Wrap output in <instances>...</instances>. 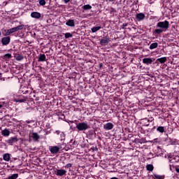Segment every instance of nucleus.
Wrapping results in <instances>:
<instances>
[{
	"label": "nucleus",
	"mask_w": 179,
	"mask_h": 179,
	"mask_svg": "<svg viewBox=\"0 0 179 179\" xmlns=\"http://www.w3.org/2000/svg\"><path fill=\"white\" fill-rule=\"evenodd\" d=\"M157 29H155L154 34H162V33L169 30V27H170V22H169L167 20L159 22L157 23Z\"/></svg>",
	"instance_id": "obj_1"
},
{
	"label": "nucleus",
	"mask_w": 179,
	"mask_h": 179,
	"mask_svg": "<svg viewBox=\"0 0 179 179\" xmlns=\"http://www.w3.org/2000/svg\"><path fill=\"white\" fill-rule=\"evenodd\" d=\"M90 128V126H89V124L86 122H80L76 125V129L79 131H87V129H89Z\"/></svg>",
	"instance_id": "obj_2"
},
{
	"label": "nucleus",
	"mask_w": 179,
	"mask_h": 179,
	"mask_svg": "<svg viewBox=\"0 0 179 179\" xmlns=\"http://www.w3.org/2000/svg\"><path fill=\"white\" fill-rule=\"evenodd\" d=\"M24 29V24H20L15 27L10 28L7 30L6 36H10L13 33H15V31H19V30H23Z\"/></svg>",
	"instance_id": "obj_3"
},
{
	"label": "nucleus",
	"mask_w": 179,
	"mask_h": 179,
	"mask_svg": "<svg viewBox=\"0 0 179 179\" xmlns=\"http://www.w3.org/2000/svg\"><path fill=\"white\" fill-rule=\"evenodd\" d=\"M155 128H156V127L148 129H145L143 127H141L140 129V132L141 134H144V135H150V134H152V132L155 131Z\"/></svg>",
	"instance_id": "obj_4"
},
{
	"label": "nucleus",
	"mask_w": 179,
	"mask_h": 179,
	"mask_svg": "<svg viewBox=\"0 0 179 179\" xmlns=\"http://www.w3.org/2000/svg\"><path fill=\"white\" fill-rule=\"evenodd\" d=\"M61 149V147L59 146H50L49 148V150L50 152V153H52V155H55V153H58V152H59V150Z\"/></svg>",
	"instance_id": "obj_5"
},
{
	"label": "nucleus",
	"mask_w": 179,
	"mask_h": 179,
	"mask_svg": "<svg viewBox=\"0 0 179 179\" xmlns=\"http://www.w3.org/2000/svg\"><path fill=\"white\" fill-rule=\"evenodd\" d=\"M17 141H19V138H17V137H10L9 139L6 141V143L10 146H12V145H13V143H16Z\"/></svg>",
	"instance_id": "obj_6"
},
{
	"label": "nucleus",
	"mask_w": 179,
	"mask_h": 179,
	"mask_svg": "<svg viewBox=\"0 0 179 179\" xmlns=\"http://www.w3.org/2000/svg\"><path fill=\"white\" fill-rule=\"evenodd\" d=\"M10 43V36H5L1 38V43L3 45H8Z\"/></svg>",
	"instance_id": "obj_7"
},
{
	"label": "nucleus",
	"mask_w": 179,
	"mask_h": 179,
	"mask_svg": "<svg viewBox=\"0 0 179 179\" xmlns=\"http://www.w3.org/2000/svg\"><path fill=\"white\" fill-rule=\"evenodd\" d=\"M145 14L143 13H139L136 15V19L137 22H142V20H145Z\"/></svg>",
	"instance_id": "obj_8"
},
{
	"label": "nucleus",
	"mask_w": 179,
	"mask_h": 179,
	"mask_svg": "<svg viewBox=\"0 0 179 179\" xmlns=\"http://www.w3.org/2000/svg\"><path fill=\"white\" fill-rule=\"evenodd\" d=\"M113 128H114V124H113L111 122H108L103 125V129L106 131H111Z\"/></svg>",
	"instance_id": "obj_9"
},
{
	"label": "nucleus",
	"mask_w": 179,
	"mask_h": 179,
	"mask_svg": "<svg viewBox=\"0 0 179 179\" xmlns=\"http://www.w3.org/2000/svg\"><path fill=\"white\" fill-rule=\"evenodd\" d=\"M168 160L169 163H172V164L177 163V162H178V157H176L174 155L169 156Z\"/></svg>",
	"instance_id": "obj_10"
},
{
	"label": "nucleus",
	"mask_w": 179,
	"mask_h": 179,
	"mask_svg": "<svg viewBox=\"0 0 179 179\" xmlns=\"http://www.w3.org/2000/svg\"><path fill=\"white\" fill-rule=\"evenodd\" d=\"M155 61V59L152 58H144L143 59V64L145 65H151V64Z\"/></svg>",
	"instance_id": "obj_11"
},
{
	"label": "nucleus",
	"mask_w": 179,
	"mask_h": 179,
	"mask_svg": "<svg viewBox=\"0 0 179 179\" xmlns=\"http://www.w3.org/2000/svg\"><path fill=\"white\" fill-rule=\"evenodd\" d=\"M109 41H110V38H108L107 36H104L100 40V44H101L102 45H104L106 44H108Z\"/></svg>",
	"instance_id": "obj_12"
},
{
	"label": "nucleus",
	"mask_w": 179,
	"mask_h": 179,
	"mask_svg": "<svg viewBox=\"0 0 179 179\" xmlns=\"http://www.w3.org/2000/svg\"><path fill=\"white\" fill-rule=\"evenodd\" d=\"M30 137L32 138L33 141L35 142H38V139H40V136L37 133H32Z\"/></svg>",
	"instance_id": "obj_13"
},
{
	"label": "nucleus",
	"mask_w": 179,
	"mask_h": 179,
	"mask_svg": "<svg viewBox=\"0 0 179 179\" xmlns=\"http://www.w3.org/2000/svg\"><path fill=\"white\" fill-rule=\"evenodd\" d=\"M66 174V171L65 169H57L56 172V176H59V177H62V176H65Z\"/></svg>",
	"instance_id": "obj_14"
},
{
	"label": "nucleus",
	"mask_w": 179,
	"mask_h": 179,
	"mask_svg": "<svg viewBox=\"0 0 179 179\" xmlns=\"http://www.w3.org/2000/svg\"><path fill=\"white\" fill-rule=\"evenodd\" d=\"M31 17L34 19H40V17H41V13L38 12H32L31 13Z\"/></svg>",
	"instance_id": "obj_15"
},
{
	"label": "nucleus",
	"mask_w": 179,
	"mask_h": 179,
	"mask_svg": "<svg viewBox=\"0 0 179 179\" xmlns=\"http://www.w3.org/2000/svg\"><path fill=\"white\" fill-rule=\"evenodd\" d=\"M66 26H69V27H75V20H69L66 22Z\"/></svg>",
	"instance_id": "obj_16"
},
{
	"label": "nucleus",
	"mask_w": 179,
	"mask_h": 179,
	"mask_svg": "<svg viewBox=\"0 0 179 179\" xmlns=\"http://www.w3.org/2000/svg\"><path fill=\"white\" fill-rule=\"evenodd\" d=\"M3 159L4 162H10V154L9 153H5L3 155Z\"/></svg>",
	"instance_id": "obj_17"
},
{
	"label": "nucleus",
	"mask_w": 179,
	"mask_h": 179,
	"mask_svg": "<svg viewBox=\"0 0 179 179\" xmlns=\"http://www.w3.org/2000/svg\"><path fill=\"white\" fill-rule=\"evenodd\" d=\"M1 135H3V136H9V135H10V131L9 129H5L1 131Z\"/></svg>",
	"instance_id": "obj_18"
},
{
	"label": "nucleus",
	"mask_w": 179,
	"mask_h": 179,
	"mask_svg": "<svg viewBox=\"0 0 179 179\" xmlns=\"http://www.w3.org/2000/svg\"><path fill=\"white\" fill-rule=\"evenodd\" d=\"M166 61H167L166 57L157 59V62H159V64H164V62H166Z\"/></svg>",
	"instance_id": "obj_19"
},
{
	"label": "nucleus",
	"mask_w": 179,
	"mask_h": 179,
	"mask_svg": "<svg viewBox=\"0 0 179 179\" xmlns=\"http://www.w3.org/2000/svg\"><path fill=\"white\" fill-rule=\"evenodd\" d=\"M38 61V62H44V61H45V55L40 54Z\"/></svg>",
	"instance_id": "obj_20"
},
{
	"label": "nucleus",
	"mask_w": 179,
	"mask_h": 179,
	"mask_svg": "<svg viewBox=\"0 0 179 179\" xmlns=\"http://www.w3.org/2000/svg\"><path fill=\"white\" fill-rule=\"evenodd\" d=\"M157 47H159V43L157 42L153 43L150 45V50H155V48H157Z\"/></svg>",
	"instance_id": "obj_21"
},
{
	"label": "nucleus",
	"mask_w": 179,
	"mask_h": 179,
	"mask_svg": "<svg viewBox=\"0 0 179 179\" xmlns=\"http://www.w3.org/2000/svg\"><path fill=\"white\" fill-rule=\"evenodd\" d=\"M19 178V173H14L8 177L7 179H17Z\"/></svg>",
	"instance_id": "obj_22"
},
{
	"label": "nucleus",
	"mask_w": 179,
	"mask_h": 179,
	"mask_svg": "<svg viewBox=\"0 0 179 179\" xmlns=\"http://www.w3.org/2000/svg\"><path fill=\"white\" fill-rule=\"evenodd\" d=\"M84 10H90L92 9V6L90 4L84 5L83 7Z\"/></svg>",
	"instance_id": "obj_23"
},
{
	"label": "nucleus",
	"mask_w": 179,
	"mask_h": 179,
	"mask_svg": "<svg viewBox=\"0 0 179 179\" xmlns=\"http://www.w3.org/2000/svg\"><path fill=\"white\" fill-rule=\"evenodd\" d=\"M16 61H23L24 59V57L22 55H17L15 57Z\"/></svg>",
	"instance_id": "obj_24"
},
{
	"label": "nucleus",
	"mask_w": 179,
	"mask_h": 179,
	"mask_svg": "<svg viewBox=\"0 0 179 179\" xmlns=\"http://www.w3.org/2000/svg\"><path fill=\"white\" fill-rule=\"evenodd\" d=\"M101 29V27H94L91 29L92 33H96V31H99Z\"/></svg>",
	"instance_id": "obj_25"
},
{
	"label": "nucleus",
	"mask_w": 179,
	"mask_h": 179,
	"mask_svg": "<svg viewBox=\"0 0 179 179\" xmlns=\"http://www.w3.org/2000/svg\"><path fill=\"white\" fill-rule=\"evenodd\" d=\"M157 131L158 132H160L161 134H163L164 132V127L163 126H159L157 128Z\"/></svg>",
	"instance_id": "obj_26"
},
{
	"label": "nucleus",
	"mask_w": 179,
	"mask_h": 179,
	"mask_svg": "<svg viewBox=\"0 0 179 179\" xmlns=\"http://www.w3.org/2000/svg\"><path fill=\"white\" fill-rule=\"evenodd\" d=\"M14 101L15 103H24V101H26V99L18 98V99H14Z\"/></svg>",
	"instance_id": "obj_27"
},
{
	"label": "nucleus",
	"mask_w": 179,
	"mask_h": 179,
	"mask_svg": "<svg viewBox=\"0 0 179 179\" xmlns=\"http://www.w3.org/2000/svg\"><path fill=\"white\" fill-rule=\"evenodd\" d=\"M153 169H155V167H153V166L152 164H148L146 166V169L148 171H153Z\"/></svg>",
	"instance_id": "obj_28"
},
{
	"label": "nucleus",
	"mask_w": 179,
	"mask_h": 179,
	"mask_svg": "<svg viewBox=\"0 0 179 179\" xmlns=\"http://www.w3.org/2000/svg\"><path fill=\"white\" fill-rule=\"evenodd\" d=\"M59 139H60V141H65V133H64V131H62L60 133Z\"/></svg>",
	"instance_id": "obj_29"
},
{
	"label": "nucleus",
	"mask_w": 179,
	"mask_h": 179,
	"mask_svg": "<svg viewBox=\"0 0 179 179\" xmlns=\"http://www.w3.org/2000/svg\"><path fill=\"white\" fill-rule=\"evenodd\" d=\"M64 37H65V38H71L73 37V35H72V34L67 32V33L64 34Z\"/></svg>",
	"instance_id": "obj_30"
},
{
	"label": "nucleus",
	"mask_w": 179,
	"mask_h": 179,
	"mask_svg": "<svg viewBox=\"0 0 179 179\" xmlns=\"http://www.w3.org/2000/svg\"><path fill=\"white\" fill-rule=\"evenodd\" d=\"M12 57V55L10 53H7L3 55L4 59H9Z\"/></svg>",
	"instance_id": "obj_31"
},
{
	"label": "nucleus",
	"mask_w": 179,
	"mask_h": 179,
	"mask_svg": "<svg viewBox=\"0 0 179 179\" xmlns=\"http://www.w3.org/2000/svg\"><path fill=\"white\" fill-rule=\"evenodd\" d=\"M154 177L157 179H164V176H160V175H154Z\"/></svg>",
	"instance_id": "obj_32"
},
{
	"label": "nucleus",
	"mask_w": 179,
	"mask_h": 179,
	"mask_svg": "<svg viewBox=\"0 0 179 179\" xmlns=\"http://www.w3.org/2000/svg\"><path fill=\"white\" fill-rule=\"evenodd\" d=\"M46 2L45 0H40L39 1V5H41V6H44V5H45Z\"/></svg>",
	"instance_id": "obj_33"
},
{
	"label": "nucleus",
	"mask_w": 179,
	"mask_h": 179,
	"mask_svg": "<svg viewBox=\"0 0 179 179\" xmlns=\"http://www.w3.org/2000/svg\"><path fill=\"white\" fill-rule=\"evenodd\" d=\"M144 121H146L147 122H152L153 117H150V119L145 118V119H144Z\"/></svg>",
	"instance_id": "obj_34"
},
{
	"label": "nucleus",
	"mask_w": 179,
	"mask_h": 179,
	"mask_svg": "<svg viewBox=\"0 0 179 179\" xmlns=\"http://www.w3.org/2000/svg\"><path fill=\"white\" fill-rule=\"evenodd\" d=\"M72 167V164H67L65 165L64 169H71Z\"/></svg>",
	"instance_id": "obj_35"
},
{
	"label": "nucleus",
	"mask_w": 179,
	"mask_h": 179,
	"mask_svg": "<svg viewBox=\"0 0 179 179\" xmlns=\"http://www.w3.org/2000/svg\"><path fill=\"white\" fill-rule=\"evenodd\" d=\"M62 131H59V130H56L55 132H54V134H56V135H61V133H62Z\"/></svg>",
	"instance_id": "obj_36"
},
{
	"label": "nucleus",
	"mask_w": 179,
	"mask_h": 179,
	"mask_svg": "<svg viewBox=\"0 0 179 179\" xmlns=\"http://www.w3.org/2000/svg\"><path fill=\"white\" fill-rule=\"evenodd\" d=\"M127 26H128V24L124 23V24L121 26V27H122V29H125V27H127Z\"/></svg>",
	"instance_id": "obj_37"
},
{
	"label": "nucleus",
	"mask_w": 179,
	"mask_h": 179,
	"mask_svg": "<svg viewBox=\"0 0 179 179\" xmlns=\"http://www.w3.org/2000/svg\"><path fill=\"white\" fill-rule=\"evenodd\" d=\"M148 156H149L150 159H153V153L150 152V153L148 154Z\"/></svg>",
	"instance_id": "obj_38"
},
{
	"label": "nucleus",
	"mask_w": 179,
	"mask_h": 179,
	"mask_svg": "<svg viewBox=\"0 0 179 179\" xmlns=\"http://www.w3.org/2000/svg\"><path fill=\"white\" fill-rule=\"evenodd\" d=\"M25 122L27 124H31V122H34V121H33V120H26Z\"/></svg>",
	"instance_id": "obj_39"
},
{
	"label": "nucleus",
	"mask_w": 179,
	"mask_h": 179,
	"mask_svg": "<svg viewBox=\"0 0 179 179\" xmlns=\"http://www.w3.org/2000/svg\"><path fill=\"white\" fill-rule=\"evenodd\" d=\"M71 0H64V3H68Z\"/></svg>",
	"instance_id": "obj_40"
},
{
	"label": "nucleus",
	"mask_w": 179,
	"mask_h": 179,
	"mask_svg": "<svg viewBox=\"0 0 179 179\" xmlns=\"http://www.w3.org/2000/svg\"><path fill=\"white\" fill-rule=\"evenodd\" d=\"M143 127H149V124H145L143 125Z\"/></svg>",
	"instance_id": "obj_41"
},
{
	"label": "nucleus",
	"mask_w": 179,
	"mask_h": 179,
	"mask_svg": "<svg viewBox=\"0 0 179 179\" xmlns=\"http://www.w3.org/2000/svg\"><path fill=\"white\" fill-rule=\"evenodd\" d=\"M176 171L179 173V169H178V168H176Z\"/></svg>",
	"instance_id": "obj_42"
},
{
	"label": "nucleus",
	"mask_w": 179,
	"mask_h": 179,
	"mask_svg": "<svg viewBox=\"0 0 179 179\" xmlns=\"http://www.w3.org/2000/svg\"><path fill=\"white\" fill-rule=\"evenodd\" d=\"M110 179H118V178H117V177H113V178H111Z\"/></svg>",
	"instance_id": "obj_43"
},
{
	"label": "nucleus",
	"mask_w": 179,
	"mask_h": 179,
	"mask_svg": "<svg viewBox=\"0 0 179 179\" xmlns=\"http://www.w3.org/2000/svg\"><path fill=\"white\" fill-rule=\"evenodd\" d=\"M3 107L2 104H0V109Z\"/></svg>",
	"instance_id": "obj_44"
},
{
	"label": "nucleus",
	"mask_w": 179,
	"mask_h": 179,
	"mask_svg": "<svg viewBox=\"0 0 179 179\" xmlns=\"http://www.w3.org/2000/svg\"><path fill=\"white\" fill-rule=\"evenodd\" d=\"M101 66H103V65H102V64H100V67H101Z\"/></svg>",
	"instance_id": "obj_45"
},
{
	"label": "nucleus",
	"mask_w": 179,
	"mask_h": 179,
	"mask_svg": "<svg viewBox=\"0 0 179 179\" xmlns=\"http://www.w3.org/2000/svg\"><path fill=\"white\" fill-rule=\"evenodd\" d=\"M21 1H24V0H21Z\"/></svg>",
	"instance_id": "obj_46"
}]
</instances>
